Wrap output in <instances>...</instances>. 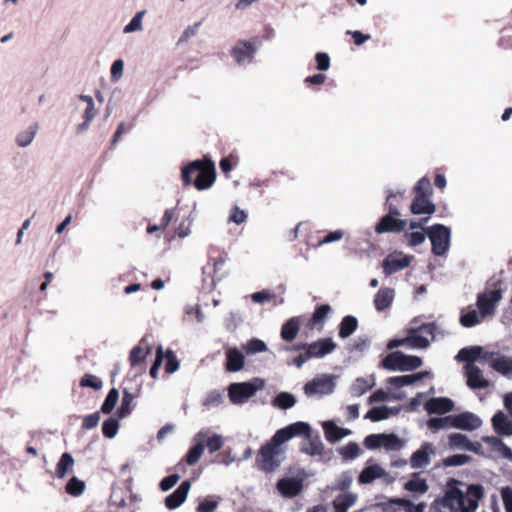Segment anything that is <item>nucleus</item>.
Listing matches in <instances>:
<instances>
[{
    "label": "nucleus",
    "instance_id": "f257e3e1",
    "mask_svg": "<svg viewBox=\"0 0 512 512\" xmlns=\"http://www.w3.org/2000/svg\"><path fill=\"white\" fill-rule=\"evenodd\" d=\"M310 433L311 427L305 422H296L277 430L273 437L260 448L256 456L257 466L264 472H273L281 463L278 458L282 453L280 445L296 436L310 437Z\"/></svg>",
    "mask_w": 512,
    "mask_h": 512
},
{
    "label": "nucleus",
    "instance_id": "f03ea898",
    "mask_svg": "<svg viewBox=\"0 0 512 512\" xmlns=\"http://www.w3.org/2000/svg\"><path fill=\"white\" fill-rule=\"evenodd\" d=\"M451 482L453 485L449 483L444 497L437 501V512H474L483 496L482 486L471 484L464 493L456 486L458 481Z\"/></svg>",
    "mask_w": 512,
    "mask_h": 512
},
{
    "label": "nucleus",
    "instance_id": "7ed1b4c3",
    "mask_svg": "<svg viewBox=\"0 0 512 512\" xmlns=\"http://www.w3.org/2000/svg\"><path fill=\"white\" fill-rule=\"evenodd\" d=\"M181 179L184 186L193 185L199 191L206 190L215 182V164L207 157L194 160L182 168Z\"/></svg>",
    "mask_w": 512,
    "mask_h": 512
},
{
    "label": "nucleus",
    "instance_id": "20e7f679",
    "mask_svg": "<svg viewBox=\"0 0 512 512\" xmlns=\"http://www.w3.org/2000/svg\"><path fill=\"white\" fill-rule=\"evenodd\" d=\"M402 198L403 193L401 192H390L386 199L387 214L384 215L375 226V231L378 234L382 233H400L405 230L407 221L399 219L401 215L398 209V205L394 202L396 198Z\"/></svg>",
    "mask_w": 512,
    "mask_h": 512
},
{
    "label": "nucleus",
    "instance_id": "39448f33",
    "mask_svg": "<svg viewBox=\"0 0 512 512\" xmlns=\"http://www.w3.org/2000/svg\"><path fill=\"white\" fill-rule=\"evenodd\" d=\"M432 192L430 179L426 176L420 178L413 188L414 198L410 206L414 215H432L436 211L435 204L430 200Z\"/></svg>",
    "mask_w": 512,
    "mask_h": 512
},
{
    "label": "nucleus",
    "instance_id": "423d86ee",
    "mask_svg": "<svg viewBox=\"0 0 512 512\" xmlns=\"http://www.w3.org/2000/svg\"><path fill=\"white\" fill-rule=\"evenodd\" d=\"M423 361L420 357L406 355L400 351L389 353L381 362L384 369L390 371H412L419 368Z\"/></svg>",
    "mask_w": 512,
    "mask_h": 512
},
{
    "label": "nucleus",
    "instance_id": "0eeeda50",
    "mask_svg": "<svg viewBox=\"0 0 512 512\" xmlns=\"http://www.w3.org/2000/svg\"><path fill=\"white\" fill-rule=\"evenodd\" d=\"M426 233L431 241L433 254L443 256L450 246V229L443 224H434L426 228Z\"/></svg>",
    "mask_w": 512,
    "mask_h": 512
},
{
    "label": "nucleus",
    "instance_id": "6e6552de",
    "mask_svg": "<svg viewBox=\"0 0 512 512\" xmlns=\"http://www.w3.org/2000/svg\"><path fill=\"white\" fill-rule=\"evenodd\" d=\"M500 285L501 281H497L494 283V289L478 294L477 307L482 317L495 313L496 305L502 299L503 294Z\"/></svg>",
    "mask_w": 512,
    "mask_h": 512
},
{
    "label": "nucleus",
    "instance_id": "1a4fd4ad",
    "mask_svg": "<svg viewBox=\"0 0 512 512\" xmlns=\"http://www.w3.org/2000/svg\"><path fill=\"white\" fill-rule=\"evenodd\" d=\"M259 44L260 41L258 37H254L250 41L239 40L231 49L230 53L235 59L236 63L239 65L251 63L254 59Z\"/></svg>",
    "mask_w": 512,
    "mask_h": 512
},
{
    "label": "nucleus",
    "instance_id": "9d476101",
    "mask_svg": "<svg viewBox=\"0 0 512 512\" xmlns=\"http://www.w3.org/2000/svg\"><path fill=\"white\" fill-rule=\"evenodd\" d=\"M258 386L251 382L232 383L228 387V396L233 404H243L255 395Z\"/></svg>",
    "mask_w": 512,
    "mask_h": 512
},
{
    "label": "nucleus",
    "instance_id": "9b49d317",
    "mask_svg": "<svg viewBox=\"0 0 512 512\" xmlns=\"http://www.w3.org/2000/svg\"><path fill=\"white\" fill-rule=\"evenodd\" d=\"M410 265V257L402 253H391L382 262L383 272L390 276Z\"/></svg>",
    "mask_w": 512,
    "mask_h": 512
},
{
    "label": "nucleus",
    "instance_id": "f8f14e48",
    "mask_svg": "<svg viewBox=\"0 0 512 512\" xmlns=\"http://www.w3.org/2000/svg\"><path fill=\"white\" fill-rule=\"evenodd\" d=\"M482 424L481 419L471 412H462L457 415H452V427L473 431L478 429Z\"/></svg>",
    "mask_w": 512,
    "mask_h": 512
},
{
    "label": "nucleus",
    "instance_id": "ddd939ff",
    "mask_svg": "<svg viewBox=\"0 0 512 512\" xmlns=\"http://www.w3.org/2000/svg\"><path fill=\"white\" fill-rule=\"evenodd\" d=\"M334 383L330 376L324 375L309 381L304 386L306 395L329 394L333 391Z\"/></svg>",
    "mask_w": 512,
    "mask_h": 512
},
{
    "label": "nucleus",
    "instance_id": "4468645a",
    "mask_svg": "<svg viewBox=\"0 0 512 512\" xmlns=\"http://www.w3.org/2000/svg\"><path fill=\"white\" fill-rule=\"evenodd\" d=\"M335 348L336 343L331 338H322L315 342L308 343L306 351L310 359L322 358L333 352Z\"/></svg>",
    "mask_w": 512,
    "mask_h": 512
},
{
    "label": "nucleus",
    "instance_id": "2eb2a0df",
    "mask_svg": "<svg viewBox=\"0 0 512 512\" xmlns=\"http://www.w3.org/2000/svg\"><path fill=\"white\" fill-rule=\"evenodd\" d=\"M305 318V315L294 316L284 322L280 331L281 338L286 342L295 340Z\"/></svg>",
    "mask_w": 512,
    "mask_h": 512
},
{
    "label": "nucleus",
    "instance_id": "dca6fc26",
    "mask_svg": "<svg viewBox=\"0 0 512 512\" xmlns=\"http://www.w3.org/2000/svg\"><path fill=\"white\" fill-rule=\"evenodd\" d=\"M276 487L284 497L293 498L302 491L303 484L298 478H281Z\"/></svg>",
    "mask_w": 512,
    "mask_h": 512
},
{
    "label": "nucleus",
    "instance_id": "f3484780",
    "mask_svg": "<svg viewBox=\"0 0 512 512\" xmlns=\"http://www.w3.org/2000/svg\"><path fill=\"white\" fill-rule=\"evenodd\" d=\"M190 486L188 480L183 481L173 493L165 498V506L170 510L178 508L186 500Z\"/></svg>",
    "mask_w": 512,
    "mask_h": 512
},
{
    "label": "nucleus",
    "instance_id": "a211bd4d",
    "mask_svg": "<svg viewBox=\"0 0 512 512\" xmlns=\"http://www.w3.org/2000/svg\"><path fill=\"white\" fill-rule=\"evenodd\" d=\"M435 452L431 443H424L416 450L410 458V464L413 468H423L430 463V455Z\"/></svg>",
    "mask_w": 512,
    "mask_h": 512
},
{
    "label": "nucleus",
    "instance_id": "6ab92c4d",
    "mask_svg": "<svg viewBox=\"0 0 512 512\" xmlns=\"http://www.w3.org/2000/svg\"><path fill=\"white\" fill-rule=\"evenodd\" d=\"M492 427L499 436H512V420L503 411H498L492 417Z\"/></svg>",
    "mask_w": 512,
    "mask_h": 512
},
{
    "label": "nucleus",
    "instance_id": "aec40b11",
    "mask_svg": "<svg viewBox=\"0 0 512 512\" xmlns=\"http://www.w3.org/2000/svg\"><path fill=\"white\" fill-rule=\"evenodd\" d=\"M330 312L331 307L328 304H322L317 306L312 316L305 323V327L309 330H313L315 328L321 330Z\"/></svg>",
    "mask_w": 512,
    "mask_h": 512
},
{
    "label": "nucleus",
    "instance_id": "412c9836",
    "mask_svg": "<svg viewBox=\"0 0 512 512\" xmlns=\"http://www.w3.org/2000/svg\"><path fill=\"white\" fill-rule=\"evenodd\" d=\"M424 407L429 414H444L453 409L454 403L449 398L437 397L429 399Z\"/></svg>",
    "mask_w": 512,
    "mask_h": 512
},
{
    "label": "nucleus",
    "instance_id": "4be33fe9",
    "mask_svg": "<svg viewBox=\"0 0 512 512\" xmlns=\"http://www.w3.org/2000/svg\"><path fill=\"white\" fill-rule=\"evenodd\" d=\"M467 385L472 389H483L488 386L481 369L474 364H467L466 367Z\"/></svg>",
    "mask_w": 512,
    "mask_h": 512
},
{
    "label": "nucleus",
    "instance_id": "5701e85b",
    "mask_svg": "<svg viewBox=\"0 0 512 512\" xmlns=\"http://www.w3.org/2000/svg\"><path fill=\"white\" fill-rule=\"evenodd\" d=\"M245 364V358L242 352L237 348H229L226 351V364L225 368L229 372L240 371Z\"/></svg>",
    "mask_w": 512,
    "mask_h": 512
},
{
    "label": "nucleus",
    "instance_id": "b1692460",
    "mask_svg": "<svg viewBox=\"0 0 512 512\" xmlns=\"http://www.w3.org/2000/svg\"><path fill=\"white\" fill-rule=\"evenodd\" d=\"M375 386V378L373 375L368 377H358L354 380L350 387V393L353 397H360Z\"/></svg>",
    "mask_w": 512,
    "mask_h": 512
},
{
    "label": "nucleus",
    "instance_id": "393cba45",
    "mask_svg": "<svg viewBox=\"0 0 512 512\" xmlns=\"http://www.w3.org/2000/svg\"><path fill=\"white\" fill-rule=\"evenodd\" d=\"M152 347L148 344H145V340L142 339L140 344L133 347L129 355V361L132 367H136L142 363H144L147 355L151 354Z\"/></svg>",
    "mask_w": 512,
    "mask_h": 512
},
{
    "label": "nucleus",
    "instance_id": "a878e982",
    "mask_svg": "<svg viewBox=\"0 0 512 512\" xmlns=\"http://www.w3.org/2000/svg\"><path fill=\"white\" fill-rule=\"evenodd\" d=\"M395 293L392 288L389 287H382L378 290L374 297V305L376 310L378 311H384L393 302Z\"/></svg>",
    "mask_w": 512,
    "mask_h": 512
},
{
    "label": "nucleus",
    "instance_id": "bb28decb",
    "mask_svg": "<svg viewBox=\"0 0 512 512\" xmlns=\"http://www.w3.org/2000/svg\"><path fill=\"white\" fill-rule=\"evenodd\" d=\"M429 375L430 373L428 371H422L412 375L394 376L388 379V383L395 388H401L411 385Z\"/></svg>",
    "mask_w": 512,
    "mask_h": 512
},
{
    "label": "nucleus",
    "instance_id": "cd10ccee",
    "mask_svg": "<svg viewBox=\"0 0 512 512\" xmlns=\"http://www.w3.org/2000/svg\"><path fill=\"white\" fill-rule=\"evenodd\" d=\"M385 474L383 468L379 465H370L365 467L359 475L358 482L360 484H369L374 480L381 478Z\"/></svg>",
    "mask_w": 512,
    "mask_h": 512
},
{
    "label": "nucleus",
    "instance_id": "c85d7f7f",
    "mask_svg": "<svg viewBox=\"0 0 512 512\" xmlns=\"http://www.w3.org/2000/svg\"><path fill=\"white\" fill-rule=\"evenodd\" d=\"M358 327V320L356 317L347 315L343 317L339 324L338 335L340 338L345 339L351 336Z\"/></svg>",
    "mask_w": 512,
    "mask_h": 512
},
{
    "label": "nucleus",
    "instance_id": "c756f323",
    "mask_svg": "<svg viewBox=\"0 0 512 512\" xmlns=\"http://www.w3.org/2000/svg\"><path fill=\"white\" fill-rule=\"evenodd\" d=\"M74 458L73 456L65 452L61 455L56 465V475L58 478H64L68 473L73 471Z\"/></svg>",
    "mask_w": 512,
    "mask_h": 512
},
{
    "label": "nucleus",
    "instance_id": "7c9ffc66",
    "mask_svg": "<svg viewBox=\"0 0 512 512\" xmlns=\"http://www.w3.org/2000/svg\"><path fill=\"white\" fill-rule=\"evenodd\" d=\"M491 367L504 376L512 375V359L507 356H499L491 361Z\"/></svg>",
    "mask_w": 512,
    "mask_h": 512
},
{
    "label": "nucleus",
    "instance_id": "2f4dec72",
    "mask_svg": "<svg viewBox=\"0 0 512 512\" xmlns=\"http://www.w3.org/2000/svg\"><path fill=\"white\" fill-rule=\"evenodd\" d=\"M356 496L351 493H344L338 495L333 501L335 512H347V510L354 505Z\"/></svg>",
    "mask_w": 512,
    "mask_h": 512
},
{
    "label": "nucleus",
    "instance_id": "473e14b6",
    "mask_svg": "<svg viewBox=\"0 0 512 512\" xmlns=\"http://www.w3.org/2000/svg\"><path fill=\"white\" fill-rule=\"evenodd\" d=\"M134 395L128 390L123 391L122 401L119 409L117 410L118 418L122 419L131 414L134 408Z\"/></svg>",
    "mask_w": 512,
    "mask_h": 512
},
{
    "label": "nucleus",
    "instance_id": "72a5a7b5",
    "mask_svg": "<svg viewBox=\"0 0 512 512\" xmlns=\"http://www.w3.org/2000/svg\"><path fill=\"white\" fill-rule=\"evenodd\" d=\"M428 484L425 479L414 476L404 484V489L413 492L424 494L428 491Z\"/></svg>",
    "mask_w": 512,
    "mask_h": 512
},
{
    "label": "nucleus",
    "instance_id": "f704fd0d",
    "mask_svg": "<svg viewBox=\"0 0 512 512\" xmlns=\"http://www.w3.org/2000/svg\"><path fill=\"white\" fill-rule=\"evenodd\" d=\"M482 348L478 346L466 347L462 348L456 358L459 361L468 362V364H472L481 354Z\"/></svg>",
    "mask_w": 512,
    "mask_h": 512
},
{
    "label": "nucleus",
    "instance_id": "c9c22d12",
    "mask_svg": "<svg viewBox=\"0 0 512 512\" xmlns=\"http://www.w3.org/2000/svg\"><path fill=\"white\" fill-rule=\"evenodd\" d=\"M403 446V442L396 434H381V447L386 450H399Z\"/></svg>",
    "mask_w": 512,
    "mask_h": 512
},
{
    "label": "nucleus",
    "instance_id": "e433bc0d",
    "mask_svg": "<svg viewBox=\"0 0 512 512\" xmlns=\"http://www.w3.org/2000/svg\"><path fill=\"white\" fill-rule=\"evenodd\" d=\"M404 498L389 499L384 502H379L376 507L380 508L383 512H398L404 510Z\"/></svg>",
    "mask_w": 512,
    "mask_h": 512
},
{
    "label": "nucleus",
    "instance_id": "4c0bfd02",
    "mask_svg": "<svg viewBox=\"0 0 512 512\" xmlns=\"http://www.w3.org/2000/svg\"><path fill=\"white\" fill-rule=\"evenodd\" d=\"M85 487L84 481L74 476L67 482L65 491L71 496L78 497L84 492Z\"/></svg>",
    "mask_w": 512,
    "mask_h": 512
},
{
    "label": "nucleus",
    "instance_id": "58836bf2",
    "mask_svg": "<svg viewBox=\"0 0 512 512\" xmlns=\"http://www.w3.org/2000/svg\"><path fill=\"white\" fill-rule=\"evenodd\" d=\"M323 429L328 442L335 443L342 439V435H340V427H338L334 422H325Z\"/></svg>",
    "mask_w": 512,
    "mask_h": 512
},
{
    "label": "nucleus",
    "instance_id": "ea45409f",
    "mask_svg": "<svg viewBox=\"0 0 512 512\" xmlns=\"http://www.w3.org/2000/svg\"><path fill=\"white\" fill-rule=\"evenodd\" d=\"M295 403H296V399H295L294 395H292L291 393H288V392L279 393L273 401L274 406L281 408V409H289V408L293 407L295 405Z\"/></svg>",
    "mask_w": 512,
    "mask_h": 512
},
{
    "label": "nucleus",
    "instance_id": "a19ab883",
    "mask_svg": "<svg viewBox=\"0 0 512 512\" xmlns=\"http://www.w3.org/2000/svg\"><path fill=\"white\" fill-rule=\"evenodd\" d=\"M469 439L461 433H452L448 436V444L451 449L467 450Z\"/></svg>",
    "mask_w": 512,
    "mask_h": 512
},
{
    "label": "nucleus",
    "instance_id": "79ce46f5",
    "mask_svg": "<svg viewBox=\"0 0 512 512\" xmlns=\"http://www.w3.org/2000/svg\"><path fill=\"white\" fill-rule=\"evenodd\" d=\"M404 341H407V345H409L412 348H418V349H425L429 346V340L420 335L417 334L415 331H412L409 333V335L404 338Z\"/></svg>",
    "mask_w": 512,
    "mask_h": 512
},
{
    "label": "nucleus",
    "instance_id": "37998d69",
    "mask_svg": "<svg viewBox=\"0 0 512 512\" xmlns=\"http://www.w3.org/2000/svg\"><path fill=\"white\" fill-rule=\"evenodd\" d=\"M209 261L212 262L213 265V281H220L224 276V273L221 272V269L226 262V256L222 254H218L217 256L210 255Z\"/></svg>",
    "mask_w": 512,
    "mask_h": 512
},
{
    "label": "nucleus",
    "instance_id": "c03bdc74",
    "mask_svg": "<svg viewBox=\"0 0 512 512\" xmlns=\"http://www.w3.org/2000/svg\"><path fill=\"white\" fill-rule=\"evenodd\" d=\"M390 413V409L386 406L373 407L366 413L365 419L378 422L387 419L390 416Z\"/></svg>",
    "mask_w": 512,
    "mask_h": 512
},
{
    "label": "nucleus",
    "instance_id": "a18cd8bd",
    "mask_svg": "<svg viewBox=\"0 0 512 512\" xmlns=\"http://www.w3.org/2000/svg\"><path fill=\"white\" fill-rule=\"evenodd\" d=\"M118 398H119L118 390L116 388H112L108 392V394L101 406V412L104 414H110L113 411V409L118 401Z\"/></svg>",
    "mask_w": 512,
    "mask_h": 512
},
{
    "label": "nucleus",
    "instance_id": "49530a36",
    "mask_svg": "<svg viewBox=\"0 0 512 512\" xmlns=\"http://www.w3.org/2000/svg\"><path fill=\"white\" fill-rule=\"evenodd\" d=\"M205 449V445L203 442H199L196 445L192 446L185 456V461L188 465L196 464L200 457L202 456Z\"/></svg>",
    "mask_w": 512,
    "mask_h": 512
},
{
    "label": "nucleus",
    "instance_id": "de8ad7c7",
    "mask_svg": "<svg viewBox=\"0 0 512 512\" xmlns=\"http://www.w3.org/2000/svg\"><path fill=\"white\" fill-rule=\"evenodd\" d=\"M119 430V422L116 418L110 417L102 424V433L106 438H113Z\"/></svg>",
    "mask_w": 512,
    "mask_h": 512
},
{
    "label": "nucleus",
    "instance_id": "09e8293b",
    "mask_svg": "<svg viewBox=\"0 0 512 512\" xmlns=\"http://www.w3.org/2000/svg\"><path fill=\"white\" fill-rule=\"evenodd\" d=\"M472 461V457L466 454H455L442 460L445 467L461 466Z\"/></svg>",
    "mask_w": 512,
    "mask_h": 512
},
{
    "label": "nucleus",
    "instance_id": "8fccbe9b",
    "mask_svg": "<svg viewBox=\"0 0 512 512\" xmlns=\"http://www.w3.org/2000/svg\"><path fill=\"white\" fill-rule=\"evenodd\" d=\"M429 429L433 431H437L440 429L451 428L452 427V415L446 417H435L431 418L428 421Z\"/></svg>",
    "mask_w": 512,
    "mask_h": 512
},
{
    "label": "nucleus",
    "instance_id": "3c124183",
    "mask_svg": "<svg viewBox=\"0 0 512 512\" xmlns=\"http://www.w3.org/2000/svg\"><path fill=\"white\" fill-rule=\"evenodd\" d=\"M460 323L463 327L470 328L480 323V318L476 310H470L462 313L460 316Z\"/></svg>",
    "mask_w": 512,
    "mask_h": 512
},
{
    "label": "nucleus",
    "instance_id": "603ef678",
    "mask_svg": "<svg viewBox=\"0 0 512 512\" xmlns=\"http://www.w3.org/2000/svg\"><path fill=\"white\" fill-rule=\"evenodd\" d=\"M96 114H97V111L94 108V103L87 105V107L84 111V115H83L84 121L77 126V131L83 132L84 130H86L89 127L90 122L93 120V118L95 117Z\"/></svg>",
    "mask_w": 512,
    "mask_h": 512
},
{
    "label": "nucleus",
    "instance_id": "864d4df0",
    "mask_svg": "<svg viewBox=\"0 0 512 512\" xmlns=\"http://www.w3.org/2000/svg\"><path fill=\"white\" fill-rule=\"evenodd\" d=\"M164 357L166 358L165 372L168 374L176 372L179 368V361L175 353L171 349H168Z\"/></svg>",
    "mask_w": 512,
    "mask_h": 512
},
{
    "label": "nucleus",
    "instance_id": "5fc2aeb1",
    "mask_svg": "<svg viewBox=\"0 0 512 512\" xmlns=\"http://www.w3.org/2000/svg\"><path fill=\"white\" fill-rule=\"evenodd\" d=\"M80 386L99 390L102 388V381L95 375L85 374L80 380Z\"/></svg>",
    "mask_w": 512,
    "mask_h": 512
},
{
    "label": "nucleus",
    "instance_id": "6e6d98bb",
    "mask_svg": "<svg viewBox=\"0 0 512 512\" xmlns=\"http://www.w3.org/2000/svg\"><path fill=\"white\" fill-rule=\"evenodd\" d=\"M360 453V447L356 442H349L347 445L340 449V454L345 459H354Z\"/></svg>",
    "mask_w": 512,
    "mask_h": 512
},
{
    "label": "nucleus",
    "instance_id": "4d7b16f0",
    "mask_svg": "<svg viewBox=\"0 0 512 512\" xmlns=\"http://www.w3.org/2000/svg\"><path fill=\"white\" fill-rule=\"evenodd\" d=\"M267 350L266 344L260 339H251L245 346V351L248 354L264 352Z\"/></svg>",
    "mask_w": 512,
    "mask_h": 512
},
{
    "label": "nucleus",
    "instance_id": "13d9d810",
    "mask_svg": "<svg viewBox=\"0 0 512 512\" xmlns=\"http://www.w3.org/2000/svg\"><path fill=\"white\" fill-rule=\"evenodd\" d=\"M163 359H164L163 348H162V346H158L156 349L155 361H154L153 365L151 366L150 372H149L150 376L152 378H154V379L157 378L158 370H159L160 366L162 365Z\"/></svg>",
    "mask_w": 512,
    "mask_h": 512
},
{
    "label": "nucleus",
    "instance_id": "bf43d9fd",
    "mask_svg": "<svg viewBox=\"0 0 512 512\" xmlns=\"http://www.w3.org/2000/svg\"><path fill=\"white\" fill-rule=\"evenodd\" d=\"M100 421V413L94 412L92 414H89L87 416L83 417L82 420V429L84 430H90L95 428Z\"/></svg>",
    "mask_w": 512,
    "mask_h": 512
},
{
    "label": "nucleus",
    "instance_id": "052dcab7",
    "mask_svg": "<svg viewBox=\"0 0 512 512\" xmlns=\"http://www.w3.org/2000/svg\"><path fill=\"white\" fill-rule=\"evenodd\" d=\"M35 133L36 130L32 127H30L28 131L20 133L16 138L17 144L21 147L29 145L34 138Z\"/></svg>",
    "mask_w": 512,
    "mask_h": 512
},
{
    "label": "nucleus",
    "instance_id": "680f3d73",
    "mask_svg": "<svg viewBox=\"0 0 512 512\" xmlns=\"http://www.w3.org/2000/svg\"><path fill=\"white\" fill-rule=\"evenodd\" d=\"M405 237L408 239V244L412 247L422 244L426 238L425 232L423 231L405 233Z\"/></svg>",
    "mask_w": 512,
    "mask_h": 512
},
{
    "label": "nucleus",
    "instance_id": "e2e57ef3",
    "mask_svg": "<svg viewBox=\"0 0 512 512\" xmlns=\"http://www.w3.org/2000/svg\"><path fill=\"white\" fill-rule=\"evenodd\" d=\"M316 68L320 71H326L330 67V57L327 53L318 52L315 55Z\"/></svg>",
    "mask_w": 512,
    "mask_h": 512
},
{
    "label": "nucleus",
    "instance_id": "0e129e2a",
    "mask_svg": "<svg viewBox=\"0 0 512 512\" xmlns=\"http://www.w3.org/2000/svg\"><path fill=\"white\" fill-rule=\"evenodd\" d=\"M144 11H140L138 12L133 18L132 20L129 22V24H127L124 28V32L125 33H129V32H133V31H136V30H139L141 29V26H142V17L144 15Z\"/></svg>",
    "mask_w": 512,
    "mask_h": 512
},
{
    "label": "nucleus",
    "instance_id": "69168bd1",
    "mask_svg": "<svg viewBox=\"0 0 512 512\" xmlns=\"http://www.w3.org/2000/svg\"><path fill=\"white\" fill-rule=\"evenodd\" d=\"M206 446L210 453H214L220 450L223 446V440L220 435H213L209 437L206 441Z\"/></svg>",
    "mask_w": 512,
    "mask_h": 512
},
{
    "label": "nucleus",
    "instance_id": "338daca9",
    "mask_svg": "<svg viewBox=\"0 0 512 512\" xmlns=\"http://www.w3.org/2000/svg\"><path fill=\"white\" fill-rule=\"evenodd\" d=\"M247 214L245 211L241 210L239 207L234 206L231 210L229 220L236 223V224H242L246 221Z\"/></svg>",
    "mask_w": 512,
    "mask_h": 512
},
{
    "label": "nucleus",
    "instance_id": "774afa93",
    "mask_svg": "<svg viewBox=\"0 0 512 512\" xmlns=\"http://www.w3.org/2000/svg\"><path fill=\"white\" fill-rule=\"evenodd\" d=\"M218 502L211 498H206L200 502L196 508L197 512H214L217 508Z\"/></svg>",
    "mask_w": 512,
    "mask_h": 512
}]
</instances>
